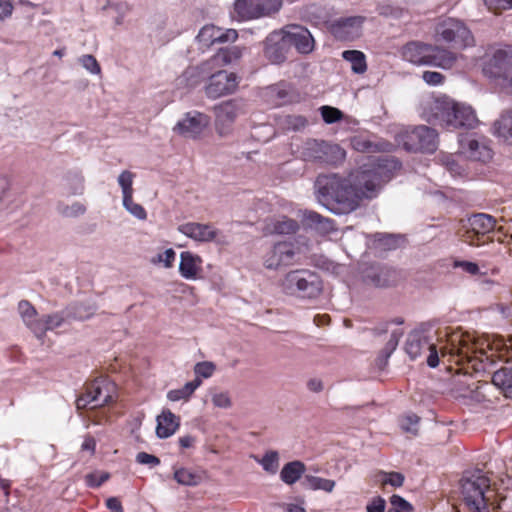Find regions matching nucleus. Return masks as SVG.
I'll list each match as a JSON object with an SVG mask.
<instances>
[{
    "instance_id": "nucleus-25",
    "label": "nucleus",
    "mask_w": 512,
    "mask_h": 512,
    "mask_svg": "<svg viewBox=\"0 0 512 512\" xmlns=\"http://www.w3.org/2000/svg\"><path fill=\"white\" fill-rule=\"evenodd\" d=\"M203 259L190 251H183L180 254L179 273L187 280L201 278L203 272Z\"/></svg>"
},
{
    "instance_id": "nucleus-19",
    "label": "nucleus",
    "mask_w": 512,
    "mask_h": 512,
    "mask_svg": "<svg viewBox=\"0 0 512 512\" xmlns=\"http://www.w3.org/2000/svg\"><path fill=\"white\" fill-rule=\"evenodd\" d=\"M478 125L479 120L470 105L450 100V126L469 132Z\"/></svg>"
},
{
    "instance_id": "nucleus-36",
    "label": "nucleus",
    "mask_w": 512,
    "mask_h": 512,
    "mask_svg": "<svg viewBox=\"0 0 512 512\" xmlns=\"http://www.w3.org/2000/svg\"><path fill=\"white\" fill-rule=\"evenodd\" d=\"M174 479L180 485L197 486L202 482L203 475L201 472L181 467L174 470Z\"/></svg>"
},
{
    "instance_id": "nucleus-28",
    "label": "nucleus",
    "mask_w": 512,
    "mask_h": 512,
    "mask_svg": "<svg viewBox=\"0 0 512 512\" xmlns=\"http://www.w3.org/2000/svg\"><path fill=\"white\" fill-rule=\"evenodd\" d=\"M180 426V418L169 409H163L157 416L156 434L159 438L165 439L172 436Z\"/></svg>"
},
{
    "instance_id": "nucleus-27",
    "label": "nucleus",
    "mask_w": 512,
    "mask_h": 512,
    "mask_svg": "<svg viewBox=\"0 0 512 512\" xmlns=\"http://www.w3.org/2000/svg\"><path fill=\"white\" fill-rule=\"evenodd\" d=\"M243 49L238 46H232L220 49L211 59L202 65L203 70H209L213 67H222L231 64L241 58Z\"/></svg>"
},
{
    "instance_id": "nucleus-54",
    "label": "nucleus",
    "mask_w": 512,
    "mask_h": 512,
    "mask_svg": "<svg viewBox=\"0 0 512 512\" xmlns=\"http://www.w3.org/2000/svg\"><path fill=\"white\" fill-rule=\"evenodd\" d=\"M484 3L494 13H500L512 8V0H484Z\"/></svg>"
},
{
    "instance_id": "nucleus-61",
    "label": "nucleus",
    "mask_w": 512,
    "mask_h": 512,
    "mask_svg": "<svg viewBox=\"0 0 512 512\" xmlns=\"http://www.w3.org/2000/svg\"><path fill=\"white\" fill-rule=\"evenodd\" d=\"M136 460L140 464L150 465V466H156L160 463V460L156 456H154L152 454H148L146 452L138 453L136 456Z\"/></svg>"
},
{
    "instance_id": "nucleus-44",
    "label": "nucleus",
    "mask_w": 512,
    "mask_h": 512,
    "mask_svg": "<svg viewBox=\"0 0 512 512\" xmlns=\"http://www.w3.org/2000/svg\"><path fill=\"white\" fill-rule=\"evenodd\" d=\"M123 206L129 211L134 217L139 220H146L147 212L144 207L133 200V196L123 197Z\"/></svg>"
},
{
    "instance_id": "nucleus-56",
    "label": "nucleus",
    "mask_w": 512,
    "mask_h": 512,
    "mask_svg": "<svg viewBox=\"0 0 512 512\" xmlns=\"http://www.w3.org/2000/svg\"><path fill=\"white\" fill-rule=\"evenodd\" d=\"M381 482L383 485H391L393 487H400L403 485L404 476L399 472H390L382 474Z\"/></svg>"
},
{
    "instance_id": "nucleus-51",
    "label": "nucleus",
    "mask_w": 512,
    "mask_h": 512,
    "mask_svg": "<svg viewBox=\"0 0 512 512\" xmlns=\"http://www.w3.org/2000/svg\"><path fill=\"white\" fill-rule=\"evenodd\" d=\"M211 401L215 407L228 409L232 406V400L228 392H214Z\"/></svg>"
},
{
    "instance_id": "nucleus-38",
    "label": "nucleus",
    "mask_w": 512,
    "mask_h": 512,
    "mask_svg": "<svg viewBox=\"0 0 512 512\" xmlns=\"http://www.w3.org/2000/svg\"><path fill=\"white\" fill-rule=\"evenodd\" d=\"M202 381L197 377L193 381L187 382L182 388L170 390L167 398L176 402L180 400H188L194 391L201 385Z\"/></svg>"
},
{
    "instance_id": "nucleus-39",
    "label": "nucleus",
    "mask_w": 512,
    "mask_h": 512,
    "mask_svg": "<svg viewBox=\"0 0 512 512\" xmlns=\"http://www.w3.org/2000/svg\"><path fill=\"white\" fill-rule=\"evenodd\" d=\"M342 57L351 63V69L354 73L362 74L367 69L366 59L363 52L358 50H346Z\"/></svg>"
},
{
    "instance_id": "nucleus-47",
    "label": "nucleus",
    "mask_w": 512,
    "mask_h": 512,
    "mask_svg": "<svg viewBox=\"0 0 512 512\" xmlns=\"http://www.w3.org/2000/svg\"><path fill=\"white\" fill-rule=\"evenodd\" d=\"M352 146L355 150H357L359 152L370 153V152H375V151L380 150V147L378 144H375V143L371 142L369 139L362 137V136L354 137L352 139Z\"/></svg>"
},
{
    "instance_id": "nucleus-16",
    "label": "nucleus",
    "mask_w": 512,
    "mask_h": 512,
    "mask_svg": "<svg viewBox=\"0 0 512 512\" xmlns=\"http://www.w3.org/2000/svg\"><path fill=\"white\" fill-rule=\"evenodd\" d=\"M210 118L206 114L198 111L186 113L174 127V131L185 138H198L208 127Z\"/></svg>"
},
{
    "instance_id": "nucleus-46",
    "label": "nucleus",
    "mask_w": 512,
    "mask_h": 512,
    "mask_svg": "<svg viewBox=\"0 0 512 512\" xmlns=\"http://www.w3.org/2000/svg\"><path fill=\"white\" fill-rule=\"evenodd\" d=\"M135 178V174L131 171L125 170L118 177V183L122 189L123 197L133 196V180Z\"/></svg>"
},
{
    "instance_id": "nucleus-45",
    "label": "nucleus",
    "mask_w": 512,
    "mask_h": 512,
    "mask_svg": "<svg viewBox=\"0 0 512 512\" xmlns=\"http://www.w3.org/2000/svg\"><path fill=\"white\" fill-rule=\"evenodd\" d=\"M402 336V329H394L391 331L390 338L387 341L385 347L381 351V354L385 356L386 359L389 358L391 354L395 351Z\"/></svg>"
},
{
    "instance_id": "nucleus-53",
    "label": "nucleus",
    "mask_w": 512,
    "mask_h": 512,
    "mask_svg": "<svg viewBox=\"0 0 512 512\" xmlns=\"http://www.w3.org/2000/svg\"><path fill=\"white\" fill-rule=\"evenodd\" d=\"M110 475L106 472H94L85 476L86 484L91 488H97L109 479Z\"/></svg>"
},
{
    "instance_id": "nucleus-6",
    "label": "nucleus",
    "mask_w": 512,
    "mask_h": 512,
    "mask_svg": "<svg viewBox=\"0 0 512 512\" xmlns=\"http://www.w3.org/2000/svg\"><path fill=\"white\" fill-rule=\"evenodd\" d=\"M473 45L469 28L460 20L450 18V71L464 73L472 66V61L458 51Z\"/></svg>"
},
{
    "instance_id": "nucleus-60",
    "label": "nucleus",
    "mask_w": 512,
    "mask_h": 512,
    "mask_svg": "<svg viewBox=\"0 0 512 512\" xmlns=\"http://www.w3.org/2000/svg\"><path fill=\"white\" fill-rule=\"evenodd\" d=\"M286 124L289 129L301 130L306 127L307 120L303 116L292 115L287 117Z\"/></svg>"
},
{
    "instance_id": "nucleus-52",
    "label": "nucleus",
    "mask_w": 512,
    "mask_h": 512,
    "mask_svg": "<svg viewBox=\"0 0 512 512\" xmlns=\"http://www.w3.org/2000/svg\"><path fill=\"white\" fill-rule=\"evenodd\" d=\"M216 370V365L210 361L199 362L194 367V372L198 377L209 378Z\"/></svg>"
},
{
    "instance_id": "nucleus-9",
    "label": "nucleus",
    "mask_w": 512,
    "mask_h": 512,
    "mask_svg": "<svg viewBox=\"0 0 512 512\" xmlns=\"http://www.w3.org/2000/svg\"><path fill=\"white\" fill-rule=\"evenodd\" d=\"M402 57L415 65H429L446 68L447 51L422 42H409L402 48Z\"/></svg>"
},
{
    "instance_id": "nucleus-12",
    "label": "nucleus",
    "mask_w": 512,
    "mask_h": 512,
    "mask_svg": "<svg viewBox=\"0 0 512 512\" xmlns=\"http://www.w3.org/2000/svg\"><path fill=\"white\" fill-rule=\"evenodd\" d=\"M398 142L407 151L433 152L436 148V134L431 128L419 126L400 135Z\"/></svg>"
},
{
    "instance_id": "nucleus-11",
    "label": "nucleus",
    "mask_w": 512,
    "mask_h": 512,
    "mask_svg": "<svg viewBox=\"0 0 512 512\" xmlns=\"http://www.w3.org/2000/svg\"><path fill=\"white\" fill-rule=\"evenodd\" d=\"M282 6V0H237L234 14L238 20L245 21L277 13Z\"/></svg>"
},
{
    "instance_id": "nucleus-20",
    "label": "nucleus",
    "mask_w": 512,
    "mask_h": 512,
    "mask_svg": "<svg viewBox=\"0 0 512 512\" xmlns=\"http://www.w3.org/2000/svg\"><path fill=\"white\" fill-rule=\"evenodd\" d=\"M217 132L221 136L230 133V126L243 113V105L237 100H230L215 107Z\"/></svg>"
},
{
    "instance_id": "nucleus-40",
    "label": "nucleus",
    "mask_w": 512,
    "mask_h": 512,
    "mask_svg": "<svg viewBox=\"0 0 512 512\" xmlns=\"http://www.w3.org/2000/svg\"><path fill=\"white\" fill-rule=\"evenodd\" d=\"M18 311L26 326L33 332V327L38 324L37 311L27 300H21L18 304Z\"/></svg>"
},
{
    "instance_id": "nucleus-59",
    "label": "nucleus",
    "mask_w": 512,
    "mask_h": 512,
    "mask_svg": "<svg viewBox=\"0 0 512 512\" xmlns=\"http://www.w3.org/2000/svg\"><path fill=\"white\" fill-rule=\"evenodd\" d=\"M423 80L429 85H439L445 82V75L435 71H425L422 75Z\"/></svg>"
},
{
    "instance_id": "nucleus-10",
    "label": "nucleus",
    "mask_w": 512,
    "mask_h": 512,
    "mask_svg": "<svg viewBox=\"0 0 512 512\" xmlns=\"http://www.w3.org/2000/svg\"><path fill=\"white\" fill-rule=\"evenodd\" d=\"M115 385L107 378H98L89 383L85 392L76 400V408L95 409L114 400Z\"/></svg>"
},
{
    "instance_id": "nucleus-3",
    "label": "nucleus",
    "mask_w": 512,
    "mask_h": 512,
    "mask_svg": "<svg viewBox=\"0 0 512 512\" xmlns=\"http://www.w3.org/2000/svg\"><path fill=\"white\" fill-rule=\"evenodd\" d=\"M455 236L470 246H483L495 241L510 248L512 245V236L505 232L503 226H497L493 216L485 213L459 220L455 227Z\"/></svg>"
},
{
    "instance_id": "nucleus-42",
    "label": "nucleus",
    "mask_w": 512,
    "mask_h": 512,
    "mask_svg": "<svg viewBox=\"0 0 512 512\" xmlns=\"http://www.w3.org/2000/svg\"><path fill=\"white\" fill-rule=\"evenodd\" d=\"M263 469L269 474H275L279 468V454L277 451H267L262 458L258 456L253 457Z\"/></svg>"
},
{
    "instance_id": "nucleus-23",
    "label": "nucleus",
    "mask_w": 512,
    "mask_h": 512,
    "mask_svg": "<svg viewBox=\"0 0 512 512\" xmlns=\"http://www.w3.org/2000/svg\"><path fill=\"white\" fill-rule=\"evenodd\" d=\"M238 37L235 29H222L214 25L204 26L197 35V40L202 47H210L215 43L234 42Z\"/></svg>"
},
{
    "instance_id": "nucleus-32",
    "label": "nucleus",
    "mask_w": 512,
    "mask_h": 512,
    "mask_svg": "<svg viewBox=\"0 0 512 512\" xmlns=\"http://www.w3.org/2000/svg\"><path fill=\"white\" fill-rule=\"evenodd\" d=\"M64 322V318L59 313L44 315L39 318L37 325L33 327V333L38 339H42L49 330L60 327Z\"/></svg>"
},
{
    "instance_id": "nucleus-62",
    "label": "nucleus",
    "mask_w": 512,
    "mask_h": 512,
    "mask_svg": "<svg viewBox=\"0 0 512 512\" xmlns=\"http://www.w3.org/2000/svg\"><path fill=\"white\" fill-rule=\"evenodd\" d=\"M385 510V500L381 497L374 498L367 505V512H384Z\"/></svg>"
},
{
    "instance_id": "nucleus-34",
    "label": "nucleus",
    "mask_w": 512,
    "mask_h": 512,
    "mask_svg": "<svg viewBox=\"0 0 512 512\" xmlns=\"http://www.w3.org/2000/svg\"><path fill=\"white\" fill-rule=\"evenodd\" d=\"M303 220L306 225L314 228L321 233H329L334 230L333 221L321 216L314 211H306Z\"/></svg>"
},
{
    "instance_id": "nucleus-49",
    "label": "nucleus",
    "mask_w": 512,
    "mask_h": 512,
    "mask_svg": "<svg viewBox=\"0 0 512 512\" xmlns=\"http://www.w3.org/2000/svg\"><path fill=\"white\" fill-rule=\"evenodd\" d=\"M411 505L398 495H393L390 498V508L388 512H411Z\"/></svg>"
},
{
    "instance_id": "nucleus-58",
    "label": "nucleus",
    "mask_w": 512,
    "mask_h": 512,
    "mask_svg": "<svg viewBox=\"0 0 512 512\" xmlns=\"http://www.w3.org/2000/svg\"><path fill=\"white\" fill-rule=\"evenodd\" d=\"M377 11L380 15L383 16H393V17H399L402 14V9L399 7L393 6L389 2H383L378 5Z\"/></svg>"
},
{
    "instance_id": "nucleus-35",
    "label": "nucleus",
    "mask_w": 512,
    "mask_h": 512,
    "mask_svg": "<svg viewBox=\"0 0 512 512\" xmlns=\"http://www.w3.org/2000/svg\"><path fill=\"white\" fill-rule=\"evenodd\" d=\"M305 472V465L301 461H292L284 465L280 472L281 480L288 484H294Z\"/></svg>"
},
{
    "instance_id": "nucleus-15",
    "label": "nucleus",
    "mask_w": 512,
    "mask_h": 512,
    "mask_svg": "<svg viewBox=\"0 0 512 512\" xmlns=\"http://www.w3.org/2000/svg\"><path fill=\"white\" fill-rule=\"evenodd\" d=\"M296 250L292 243H276L263 257V264L267 269L277 270L283 266L292 265Z\"/></svg>"
},
{
    "instance_id": "nucleus-21",
    "label": "nucleus",
    "mask_w": 512,
    "mask_h": 512,
    "mask_svg": "<svg viewBox=\"0 0 512 512\" xmlns=\"http://www.w3.org/2000/svg\"><path fill=\"white\" fill-rule=\"evenodd\" d=\"M178 231L198 242H223L221 232L211 224L188 222L179 225Z\"/></svg>"
},
{
    "instance_id": "nucleus-55",
    "label": "nucleus",
    "mask_w": 512,
    "mask_h": 512,
    "mask_svg": "<svg viewBox=\"0 0 512 512\" xmlns=\"http://www.w3.org/2000/svg\"><path fill=\"white\" fill-rule=\"evenodd\" d=\"M79 62L90 73L99 74L101 71V68H100L96 58L92 55H83L82 57L79 58Z\"/></svg>"
},
{
    "instance_id": "nucleus-4",
    "label": "nucleus",
    "mask_w": 512,
    "mask_h": 512,
    "mask_svg": "<svg viewBox=\"0 0 512 512\" xmlns=\"http://www.w3.org/2000/svg\"><path fill=\"white\" fill-rule=\"evenodd\" d=\"M490 488V478L478 468L465 470L459 480L460 506L451 505L454 512L460 507L466 512H490L485 492Z\"/></svg>"
},
{
    "instance_id": "nucleus-43",
    "label": "nucleus",
    "mask_w": 512,
    "mask_h": 512,
    "mask_svg": "<svg viewBox=\"0 0 512 512\" xmlns=\"http://www.w3.org/2000/svg\"><path fill=\"white\" fill-rule=\"evenodd\" d=\"M175 259L176 252L172 248H168L152 257L150 262L154 265H162L164 268L169 269L173 267Z\"/></svg>"
},
{
    "instance_id": "nucleus-2",
    "label": "nucleus",
    "mask_w": 512,
    "mask_h": 512,
    "mask_svg": "<svg viewBox=\"0 0 512 512\" xmlns=\"http://www.w3.org/2000/svg\"><path fill=\"white\" fill-rule=\"evenodd\" d=\"M388 160H378L351 172L346 178L337 174L319 175L315 182L318 201L330 210L349 213L362 201L375 198L382 185L390 178Z\"/></svg>"
},
{
    "instance_id": "nucleus-57",
    "label": "nucleus",
    "mask_w": 512,
    "mask_h": 512,
    "mask_svg": "<svg viewBox=\"0 0 512 512\" xmlns=\"http://www.w3.org/2000/svg\"><path fill=\"white\" fill-rule=\"evenodd\" d=\"M86 211V207L84 204L80 202H75L69 206H66L62 209L61 213L66 217H77L83 215Z\"/></svg>"
},
{
    "instance_id": "nucleus-22",
    "label": "nucleus",
    "mask_w": 512,
    "mask_h": 512,
    "mask_svg": "<svg viewBox=\"0 0 512 512\" xmlns=\"http://www.w3.org/2000/svg\"><path fill=\"white\" fill-rule=\"evenodd\" d=\"M423 116L430 123H448V98L432 95L423 103Z\"/></svg>"
},
{
    "instance_id": "nucleus-8",
    "label": "nucleus",
    "mask_w": 512,
    "mask_h": 512,
    "mask_svg": "<svg viewBox=\"0 0 512 512\" xmlns=\"http://www.w3.org/2000/svg\"><path fill=\"white\" fill-rule=\"evenodd\" d=\"M458 150L455 153L467 160L487 163L493 158L491 141L475 132H460L457 136Z\"/></svg>"
},
{
    "instance_id": "nucleus-24",
    "label": "nucleus",
    "mask_w": 512,
    "mask_h": 512,
    "mask_svg": "<svg viewBox=\"0 0 512 512\" xmlns=\"http://www.w3.org/2000/svg\"><path fill=\"white\" fill-rule=\"evenodd\" d=\"M363 21L361 16L341 18L331 25V31L338 39L353 40L360 35Z\"/></svg>"
},
{
    "instance_id": "nucleus-29",
    "label": "nucleus",
    "mask_w": 512,
    "mask_h": 512,
    "mask_svg": "<svg viewBox=\"0 0 512 512\" xmlns=\"http://www.w3.org/2000/svg\"><path fill=\"white\" fill-rule=\"evenodd\" d=\"M288 45L283 42V35L280 33L272 34L268 39L265 47V56L272 63L278 64L286 59V47Z\"/></svg>"
},
{
    "instance_id": "nucleus-37",
    "label": "nucleus",
    "mask_w": 512,
    "mask_h": 512,
    "mask_svg": "<svg viewBox=\"0 0 512 512\" xmlns=\"http://www.w3.org/2000/svg\"><path fill=\"white\" fill-rule=\"evenodd\" d=\"M495 134L512 144V110L504 112L494 123Z\"/></svg>"
},
{
    "instance_id": "nucleus-33",
    "label": "nucleus",
    "mask_w": 512,
    "mask_h": 512,
    "mask_svg": "<svg viewBox=\"0 0 512 512\" xmlns=\"http://www.w3.org/2000/svg\"><path fill=\"white\" fill-rule=\"evenodd\" d=\"M492 383L505 397L512 398V367H502L493 372Z\"/></svg>"
},
{
    "instance_id": "nucleus-18",
    "label": "nucleus",
    "mask_w": 512,
    "mask_h": 512,
    "mask_svg": "<svg viewBox=\"0 0 512 512\" xmlns=\"http://www.w3.org/2000/svg\"><path fill=\"white\" fill-rule=\"evenodd\" d=\"M283 42L288 46H294L299 53L308 54L314 48V39L303 26L288 25L282 31Z\"/></svg>"
},
{
    "instance_id": "nucleus-41",
    "label": "nucleus",
    "mask_w": 512,
    "mask_h": 512,
    "mask_svg": "<svg viewBox=\"0 0 512 512\" xmlns=\"http://www.w3.org/2000/svg\"><path fill=\"white\" fill-rule=\"evenodd\" d=\"M302 485L311 490H323L325 492H332L335 487V481L325 479L317 476H305Z\"/></svg>"
},
{
    "instance_id": "nucleus-63",
    "label": "nucleus",
    "mask_w": 512,
    "mask_h": 512,
    "mask_svg": "<svg viewBox=\"0 0 512 512\" xmlns=\"http://www.w3.org/2000/svg\"><path fill=\"white\" fill-rule=\"evenodd\" d=\"M13 5L10 0H0V19L8 18L12 15Z\"/></svg>"
},
{
    "instance_id": "nucleus-64",
    "label": "nucleus",
    "mask_w": 512,
    "mask_h": 512,
    "mask_svg": "<svg viewBox=\"0 0 512 512\" xmlns=\"http://www.w3.org/2000/svg\"><path fill=\"white\" fill-rule=\"evenodd\" d=\"M106 506L111 512H124L122 504L117 497H110L106 500Z\"/></svg>"
},
{
    "instance_id": "nucleus-48",
    "label": "nucleus",
    "mask_w": 512,
    "mask_h": 512,
    "mask_svg": "<svg viewBox=\"0 0 512 512\" xmlns=\"http://www.w3.org/2000/svg\"><path fill=\"white\" fill-rule=\"evenodd\" d=\"M419 420L420 418L415 414L403 416L400 419V427L406 433L417 435Z\"/></svg>"
},
{
    "instance_id": "nucleus-1",
    "label": "nucleus",
    "mask_w": 512,
    "mask_h": 512,
    "mask_svg": "<svg viewBox=\"0 0 512 512\" xmlns=\"http://www.w3.org/2000/svg\"><path fill=\"white\" fill-rule=\"evenodd\" d=\"M450 397L472 398L473 373L489 372L496 360L512 362V344L498 336L475 338L467 332H450Z\"/></svg>"
},
{
    "instance_id": "nucleus-5",
    "label": "nucleus",
    "mask_w": 512,
    "mask_h": 512,
    "mask_svg": "<svg viewBox=\"0 0 512 512\" xmlns=\"http://www.w3.org/2000/svg\"><path fill=\"white\" fill-rule=\"evenodd\" d=\"M280 285L286 294L304 299L316 298L322 292V281L319 275L308 269L288 272Z\"/></svg>"
},
{
    "instance_id": "nucleus-30",
    "label": "nucleus",
    "mask_w": 512,
    "mask_h": 512,
    "mask_svg": "<svg viewBox=\"0 0 512 512\" xmlns=\"http://www.w3.org/2000/svg\"><path fill=\"white\" fill-rule=\"evenodd\" d=\"M450 266V276L453 278L462 276L475 277L483 275L479 265L476 262L454 258Z\"/></svg>"
},
{
    "instance_id": "nucleus-50",
    "label": "nucleus",
    "mask_w": 512,
    "mask_h": 512,
    "mask_svg": "<svg viewBox=\"0 0 512 512\" xmlns=\"http://www.w3.org/2000/svg\"><path fill=\"white\" fill-rule=\"evenodd\" d=\"M320 110L323 120L329 124L335 123L343 117V114L339 109L331 106H322Z\"/></svg>"
},
{
    "instance_id": "nucleus-7",
    "label": "nucleus",
    "mask_w": 512,
    "mask_h": 512,
    "mask_svg": "<svg viewBox=\"0 0 512 512\" xmlns=\"http://www.w3.org/2000/svg\"><path fill=\"white\" fill-rule=\"evenodd\" d=\"M483 74L512 95V47L497 49L484 62Z\"/></svg>"
},
{
    "instance_id": "nucleus-31",
    "label": "nucleus",
    "mask_w": 512,
    "mask_h": 512,
    "mask_svg": "<svg viewBox=\"0 0 512 512\" xmlns=\"http://www.w3.org/2000/svg\"><path fill=\"white\" fill-rule=\"evenodd\" d=\"M298 229V223L290 218L282 216L271 220L264 228L265 234H291Z\"/></svg>"
},
{
    "instance_id": "nucleus-13",
    "label": "nucleus",
    "mask_w": 512,
    "mask_h": 512,
    "mask_svg": "<svg viewBox=\"0 0 512 512\" xmlns=\"http://www.w3.org/2000/svg\"><path fill=\"white\" fill-rule=\"evenodd\" d=\"M302 154L306 160L333 162L344 158L345 151L336 144L308 140L304 145Z\"/></svg>"
},
{
    "instance_id": "nucleus-14",
    "label": "nucleus",
    "mask_w": 512,
    "mask_h": 512,
    "mask_svg": "<svg viewBox=\"0 0 512 512\" xmlns=\"http://www.w3.org/2000/svg\"><path fill=\"white\" fill-rule=\"evenodd\" d=\"M405 349L413 360L421 356L424 352L429 351L430 354L427 358L428 365L430 367H436L439 363L435 345L420 330H415L409 334Z\"/></svg>"
},
{
    "instance_id": "nucleus-17",
    "label": "nucleus",
    "mask_w": 512,
    "mask_h": 512,
    "mask_svg": "<svg viewBox=\"0 0 512 512\" xmlns=\"http://www.w3.org/2000/svg\"><path fill=\"white\" fill-rule=\"evenodd\" d=\"M238 84L236 74L220 70L211 75L206 86V94L208 97L216 99L234 93Z\"/></svg>"
},
{
    "instance_id": "nucleus-26",
    "label": "nucleus",
    "mask_w": 512,
    "mask_h": 512,
    "mask_svg": "<svg viewBox=\"0 0 512 512\" xmlns=\"http://www.w3.org/2000/svg\"><path fill=\"white\" fill-rule=\"evenodd\" d=\"M364 279L375 287H388L397 282L398 274L391 268L372 266L365 271Z\"/></svg>"
}]
</instances>
